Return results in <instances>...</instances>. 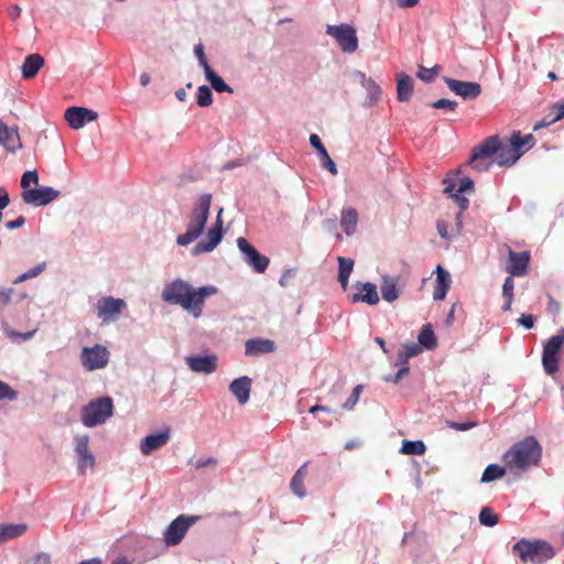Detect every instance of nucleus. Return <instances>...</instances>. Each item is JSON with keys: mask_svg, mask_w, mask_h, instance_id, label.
<instances>
[{"mask_svg": "<svg viewBox=\"0 0 564 564\" xmlns=\"http://www.w3.org/2000/svg\"><path fill=\"white\" fill-rule=\"evenodd\" d=\"M197 105L199 107H208L213 104V94L208 86H199L196 94Z\"/></svg>", "mask_w": 564, "mask_h": 564, "instance_id": "obj_44", "label": "nucleus"}, {"mask_svg": "<svg viewBox=\"0 0 564 564\" xmlns=\"http://www.w3.org/2000/svg\"><path fill=\"white\" fill-rule=\"evenodd\" d=\"M507 469L508 468L506 466L501 467L497 464H491L487 466L482 473L481 482H490L503 477L506 475Z\"/></svg>", "mask_w": 564, "mask_h": 564, "instance_id": "obj_40", "label": "nucleus"}, {"mask_svg": "<svg viewBox=\"0 0 564 564\" xmlns=\"http://www.w3.org/2000/svg\"><path fill=\"white\" fill-rule=\"evenodd\" d=\"M26 531L28 525L25 523L0 524V544H3L9 540L17 539L23 535Z\"/></svg>", "mask_w": 564, "mask_h": 564, "instance_id": "obj_32", "label": "nucleus"}, {"mask_svg": "<svg viewBox=\"0 0 564 564\" xmlns=\"http://www.w3.org/2000/svg\"><path fill=\"white\" fill-rule=\"evenodd\" d=\"M170 440V430L165 429L164 431L158 434H151L141 440L140 451L143 455H150L159 448L163 447Z\"/></svg>", "mask_w": 564, "mask_h": 564, "instance_id": "obj_22", "label": "nucleus"}, {"mask_svg": "<svg viewBox=\"0 0 564 564\" xmlns=\"http://www.w3.org/2000/svg\"><path fill=\"white\" fill-rule=\"evenodd\" d=\"M275 345L271 339L253 338L246 341L245 354L247 356H259L274 351Z\"/></svg>", "mask_w": 564, "mask_h": 564, "instance_id": "obj_25", "label": "nucleus"}, {"mask_svg": "<svg viewBox=\"0 0 564 564\" xmlns=\"http://www.w3.org/2000/svg\"><path fill=\"white\" fill-rule=\"evenodd\" d=\"M422 350V347L416 343L403 345L402 349L398 354L397 365H406L409 358L417 356Z\"/></svg>", "mask_w": 564, "mask_h": 564, "instance_id": "obj_38", "label": "nucleus"}, {"mask_svg": "<svg viewBox=\"0 0 564 564\" xmlns=\"http://www.w3.org/2000/svg\"><path fill=\"white\" fill-rule=\"evenodd\" d=\"M37 182H39V175L35 170L24 172L21 177V186H22V188H24V191L29 189L28 187L30 186L31 183L37 184Z\"/></svg>", "mask_w": 564, "mask_h": 564, "instance_id": "obj_50", "label": "nucleus"}, {"mask_svg": "<svg viewBox=\"0 0 564 564\" xmlns=\"http://www.w3.org/2000/svg\"><path fill=\"white\" fill-rule=\"evenodd\" d=\"M45 268H46L45 262L39 263L34 268H32V269L28 270L26 272L22 273L21 275H19L13 281V283L18 284V283L24 282L29 279H33V278L37 276L40 273H42L45 270Z\"/></svg>", "mask_w": 564, "mask_h": 564, "instance_id": "obj_45", "label": "nucleus"}, {"mask_svg": "<svg viewBox=\"0 0 564 564\" xmlns=\"http://www.w3.org/2000/svg\"><path fill=\"white\" fill-rule=\"evenodd\" d=\"M24 223L25 218L23 216H19L17 219L8 221L6 227L12 230L22 227Z\"/></svg>", "mask_w": 564, "mask_h": 564, "instance_id": "obj_59", "label": "nucleus"}, {"mask_svg": "<svg viewBox=\"0 0 564 564\" xmlns=\"http://www.w3.org/2000/svg\"><path fill=\"white\" fill-rule=\"evenodd\" d=\"M564 347V329L550 337L543 347L542 365L547 375L558 371L561 349Z\"/></svg>", "mask_w": 564, "mask_h": 564, "instance_id": "obj_8", "label": "nucleus"}, {"mask_svg": "<svg viewBox=\"0 0 564 564\" xmlns=\"http://www.w3.org/2000/svg\"><path fill=\"white\" fill-rule=\"evenodd\" d=\"M437 70H438V66H435L433 68H426V67L420 66L419 72H417V77L425 83H431L435 79V77L437 75Z\"/></svg>", "mask_w": 564, "mask_h": 564, "instance_id": "obj_47", "label": "nucleus"}, {"mask_svg": "<svg viewBox=\"0 0 564 564\" xmlns=\"http://www.w3.org/2000/svg\"><path fill=\"white\" fill-rule=\"evenodd\" d=\"M43 65L44 58L40 54L28 55L21 66L23 78L30 79L35 77Z\"/></svg>", "mask_w": 564, "mask_h": 564, "instance_id": "obj_29", "label": "nucleus"}, {"mask_svg": "<svg viewBox=\"0 0 564 564\" xmlns=\"http://www.w3.org/2000/svg\"><path fill=\"white\" fill-rule=\"evenodd\" d=\"M519 323L527 329H531L534 326V317L531 314H522Z\"/></svg>", "mask_w": 564, "mask_h": 564, "instance_id": "obj_57", "label": "nucleus"}, {"mask_svg": "<svg viewBox=\"0 0 564 564\" xmlns=\"http://www.w3.org/2000/svg\"><path fill=\"white\" fill-rule=\"evenodd\" d=\"M510 142L519 156H521L534 147L535 138L531 133L522 135L520 131H513L510 137Z\"/></svg>", "mask_w": 564, "mask_h": 564, "instance_id": "obj_30", "label": "nucleus"}, {"mask_svg": "<svg viewBox=\"0 0 564 564\" xmlns=\"http://www.w3.org/2000/svg\"><path fill=\"white\" fill-rule=\"evenodd\" d=\"M252 381L249 377L243 376L235 379L230 386V392L237 398L240 404H246L250 398Z\"/></svg>", "mask_w": 564, "mask_h": 564, "instance_id": "obj_24", "label": "nucleus"}, {"mask_svg": "<svg viewBox=\"0 0 564 564\" xmlns=\"http://www.w3.org/2000/svg\"><path fill=\"white\" fill-rule=\"evenodd\" d=\"M338 281L344 290L347 289L349 275L354 269V260L345 257H338Z\"/></svg>", "mask_w": 564, "mask_h": 564, "instance_id": "obj_36", "label": "nucleus"}, {"mask_svg": "<svg viewBox=\"0 0 564 564\" xmlns=\"http://www.w3.org/2000/svg\"><path fill=\"white\" fill-rule=\"evenodd\" d=\"M414 87L412 78L404 74L400 73L397 76V93L398 100L401 102L409 101L413 95Z\"/></svg>", "mask_w": 564, "mask_h": 564, "instance_id": "obj_28", "label": "nucleus"}, {"mask_svg": "<svg viewBox=\"0 0 564 564\" xmlns=\"http://www.w3.org/2000/svg\"><path fill=\"white\" fill-rule=\"evenodd\" d=\"M326 33L336 40L343 52L354 53L357 51L358 37L351 25H327Z\"/></svg>", "mask_w": 564, "mask_h": 564, "instance_id": "obj_9", "label": "nucleus"}, {"mask_svg": "<svg viewBox=\"0 0 564 564\" xmlns=\"http://www.w3.org/2000/svg\"><path fill=\"white\" fill-rule=\"evenodd\" d=\"M210 204V194H203L199 196L195 207L192 210L186 232L177 236L176 238L178 246H188L203 234L209 217Z\"/></svg>", "mask_w": 564, "mask_h": 564, "instance_id": "obj_3", "label": "nucleus"}, {"mask_svg": "<svg viewBox=\"0 0 564 564\" xmlns=\"http://www.w3.org/2000/svg\"><path fill=\"white\" fill-rule=\"evenodd\" d=\"M547 312H550L553 315H556L560 313L561 304L551 295H549V302H547Z\"/></svg>", "mask_w": 564, "mask_h": 564, "instance_id": "obj_55", "label": "nucleus"}, {"mask_svg": "<svg viewBox=\"0 0 564 564\" xmlns=\"http://www.w3.org/2000/svg\"><path fill=\"white\" fill-rule=\"evenodd\" d=\"M495 155L496 162L500 166L512 165L520 159L511 142L507 145H501L499 142V150L495 153Z\"/></svg>", "mask_w": 564, "mask_h": 564, "instance_id": "obj_31", "label": "nucleus"}, {"mask_svg": "<svg viewBox=\"0 0 564 564\" xmlns=\"http://www.w3.org/2000/svg\"><path fill=\"white\" fill-rule=\"evenodd\" d=\"M479 522L485 527H494L499 522V517L489 507H484L479 512Z\"/></svg>", "mask_w": 564, "mask_h": 564, "instance_id": "obj_42", "label": "nucleus"}, {"mask_svg": "<svg viewBox=\"0 0 564 564\" xmlns=\"http://www.w3.org/2000/svg\"><path fill=\"white\" fill-rule=\"evenodd\" d=\"M83 366L89 370H97L105 368L109 361L108 349L99 344L94 347H85L80 355Z\"/></svg>", "mask_w": 564, "mask_h": 564, "instance_id": "obj_12", "label": "nucleus"}, {"mask_svg": "<svg viewBox=\"0 0 564 564\" xmlns=\"http://www.w3.org/2000/svg\"><path fill=\"white\" fill-rule=\"evenodd\" d=\"M557 119H555V116H553L552 113L545 116L542 120L538 121L534 126H533V131H538L544 127H547L554 122H556Z\"/></svg>", "mask_w": 564, "mask_h": 564, "instance_id": "obj_53", "label": "nucleus"}, {"mask_svg": "<svg viewBox=\"0 0 564 564\" xmlns=\"http://www.w3.org/2000/svg\"><path fill=\"white\" fill-rule=\"evenodd\" d=\"M111 564H133L127 556L120 555L116 557Z\"/></svg>", "mask_w": 564, "mask_h": 564, "instance_id": "obj_64", "label": "nucleus"}, {"mask_svg": "<svg viewBox=\"0 0 564 564\" xmlns=\"http://www.w3.org/2000/svg\"><path fill=\"white\" fill-rule=\"evenodd\" d=\"M13 292V289L0 290V307H3L10 303Z\"/></svg>", "mask_w": 564, "mask_h": 564, "instance_id": "obj_54", "label": "nucleus"}, {"mask_svg": "<svg viewBox=\"0 0 564 564\" xmlns=\"http://www.w3.org/2000/svg\"><path fill=\"white\" fill-rule=\"evenodd\" d=\"M444 82L451 91L466 100L478 98L482 91L480 84L476 82H463L449 77H444Z\"/></svg>", "mask_w": 564, "mask_h": 564, "instance_id": "obj_14", "label": "nucleus"}, {"mask_svg": "<svg viewBox=\"0 0 564 564\" xmlns=\"http://www.w3.org/2000/svg\"><path fill=\"white\" fill-rule=\"evenodd\" d=\"M513 289H514V282L512 276H508L505 279L503 285H502V294L507 299V302L502 306V310L505 312L509 311L511 307L512 299H513Z\"/></svg>", "mask_w": 564, "mask_h": 564, "instance_id": "obj_43", "label": "nucleus"}, {"mask_svg": "<svg viewBox=\"0 0 564 564\" xmlns=\"http://www.w3.org/2000/svg\"><path fill=\"white\" fill-rule=\"evenodd\" d=\"M185 362L192 371L205 375L215 372L218 367V358L214 354L207 356H186Z\"/></svg>", "mask_w": 564, "mask_h": 564, "instance_id": "obj_18", "label": "nucleus"}, {"mask_svg": "<svg viewBox=\"0 0 564 564\" xmlns=\"http://www.w3.org/2000/svg\"><path fill=\"white\" fill-rule=\"evenodd\" d=\"M10 203V197L6 188H0V212L4 209Z\"/></svg>", "mask_w": 564, "mask_h": 564, "instance_id": "obj_60", "label": "nucleus"}, {"mask_svg": "<svg viewBox=\"0 0 564 564\" xmlns=\"http://www.w3.org/2000/svg\"><path fill=\"white\" fill-rule=\"evenodd\" d=\"M358 223V213L354 208H347L341 212L340 226L346 235L355 232Z\"/></svg>", "mask_w": 564, "mask_h": 564, "instance_id": "obj_35", "label": "nucleus"}, {"mask_svg": "<svg viewBox=\"0 0 564 564\" xmlns=\"http://www.w3.org/2000/svg\"><path fill=\"white\" fill-rule=\"evenodd\" d=\"M205 76H206V79L212 85V87L217 93H229V94L234 93V89L229 85H227L223 80V78L219 75H217L212 68L208 69L207 72H205Z\"/></svg>", "mask_w": 564, "mask_h": 564, "instance_id": "obj_39", "label": "nucleus"}, {"mask_svg": "<svg viewBox=\"0 0 564 564\" xmlns=\"http://www.w3.org/2000/svg\"><path fill=\"white\" fill-rule=\"evenodd\" d=\"M553 112H554L555 119H557V121L563 119L564 118V104L554 106Z\"/></svg>", "mask_w": 564, "mask_h": 564, "instance_id": "obj_63", "label": "nucleus"}, {"mask_svg": "<svg viewBox=\"0 0 564 564\" xmlns=\"http://www.w3.org/2000/svg\"><path fill=\"white\" fill-rule=\"evenodd\" d=\"M499 150V137L492 135L473 149L469 164L478 172L487 171L492 161V155Z\"/></svg>", "mask_w": 564, "mask_h": 564, "instance_id": "obj_6", "label": "nucleus"}, {"mask_svg": "<svg viewBox=\"0 0 564 564\" xmlns=\"http://www.w3.org/2000/svg\"><path fill=\"white\" fill-rule=\"evenodd\" d=\"M512 550L524 564H543L555 555L554 547L544 540L521 539Z\"/></svg>", "mask_w": 564, "mask_h": 564, "instance_id": "obj_4", "label": "nucleus"}, {"mask_svg": "<svg viewBox=\"0 0 564 564\" xmlns=\"http://www.w3.org/2000/svg\"><path fill=\"white\" fill-rule=\"evenodd\" d=\"M18 392L12 389L7 382L0 381V401L1 400H15Z\"/></svg>", "mask_w": 564, "mask_h": 564, "instance_id": "obj_48", "label": "nucleus"}, {"mask_svg": "<svg viewBox=\"0 0 564 564\" xmlns=\"http://www.w3.org/2000/svg\"><path fill=\"white\" fill-rule=\"evenodd\" d=\"M457 106H458V104L456 100H451V99H445V98L438 99L431 104V107H433L435 109H442L446 112H455L457 109Z\"/></svg>", "mask_w": 564, "mask_h": 564, "instance_id": "obj_46", "label": "nucleus"}, {"mask_svg": "<svg viewBox=\"0 0 564 564\" xmlns=\"http://www.w3.org/2000/svg\"><path fill=\"white\" fill-rule=\"evenodd\" d=\"M0 144L8 151L15 152L21 149L22 143L17 129L7 127L0 122Z\"/></svg>", "mask_w": 564, "mask_h": 564, "instance_id": "obj_26", "label": "nucleus"}, {"mask_svg": "<svg viewBox=\"0 0 564 564\" xmlns=\"http://www.w3.org/2000/svg\"><path fill=\"white\" fill-rule=\"evenodd\" d=\"M356 288L358 293H355L350 297L351 303L364 302L368 305H376L379 303V294L376 284L371 282H357Z\"/></svg>", "mask_w": 564, "mask_h": 564, "instance_id": "obj_21", "label": "nucleus"}, {"mask_svg": "<svg viewBox=\"0 0 564 564\" xmlns=\"http://www.w3.org/2000/svg\"><path fill=\"white\" fill-rule=\"evenodd\" d=\"M474 191V182L469 177L459 178L457 182H448L444 188V192L447 193L458 205L459 212L456 215L457 229L456 232L459 234L462 230V215L468 208L469 200L462 196V193L473 192Z\"/></svg>", "mask_w": 564, "mask_h": 564, "instance_id": "obj_7", "label": "nucleus"}, {"mask_svg": "<svg viewBox=\"0 0 564 564\" xmlns=\"http://www.w3.org/2000/svg\"><path fill=\"white\" fill-rule=\"evenodd\" d=\"M217 463V460L213 457H209V458H205V459H198L196 463H195V467L196 469H202V468H205V467H208V466H215Z\"/></svg>", "mask_w": 564, "mask_h": 564, "instance_id": "obj_58", "label": "nucleus"}, {"mask_svg": "<svg viewBox=\"0 0 564 564\" xmlns=\"http://www.w3.org/2000/svg\"><path fill=\"white\" fill-rule=\"evenodd\" d=\"M446 424H447V426H449L451 429L456 430V431H467V430H470V429L477 426V423L474 421H469V422H465V423L447 421Z\"/></svg>", "mask_w": 564, "mask_h": 564, "instance_id": "obj_52", "label": "nucleus"}, {"mask_svg": "<svg viewBox=\"0 0 564 564\" xmlns=\"http://www.w3.org/2000/svg\"><path fill=\"white\" fill-rule=\"evenodd\" d=\"M364 389V386L362 384H358L354 388L350 397L347 399V401L343 404V408L347 409V410H350L352 409L356 403L358 402L359 400V397H360V393Z\"/></svg>", "mask_w": 564, "mask_h": 564, "instance_id": "obj_49", "label": "nucleus"}, {"mask_svg": "<svg viewBox=\"0 0 564 564\" xmlns=\"http://www.w3.org/2000/svg\"><path fill=\"white\" fill-rule=\"evenodd\" d=\"M426 446L423 441H403L400 452L405 455H423Z\"/></svg>", "mask_w": 564, "mask_h": 564, "instance_id": "obj_41", "label": "nucleus"}, {"mask_svg": "<svg viewBox=\"0 0 564 564\" xmlns=\"http://www.w3.org/2000/svg\"><path fill=\"white\" fill-rule=\"evenodd\" d=\"M113 402L110 397L91 400L82 409V423L87 427L102 424L112 416Z\"/></svg>", "mask_w": 564, "mask_h": 564, "instance_id": "obj_5", "label": "nucleus"}, {"mask_svg": "<svg viewBox=\"0 0 564 564\" xmlns=\"http://www.w3.org/2000/svg\"><path fill=\"white\" fill-rule=\"evenodd\" d=\"M197 517H189L185 514L178 516L174 519L164 531V542L167 546H175L182 542L186 532L192 524L196 522Z\"/></svg>", "mask_w": 564, "mask_h": 564, "instance_id": "obj_10", "label": "nucleus"}, {"mask_svg": "<svg viewBox=\"0 0 564 564\" xmlns=\"http://www.w3.org/2000/svg\"><path fill=\"white\" fill-rule=\"evenodd\" d=\"M400 8H412L419 3V0H393Z\"/></svg>", "mask_w": 564, "mask_h": 564, "instance_id": "obj_61", "label": "nucleus"}, {"mask_svg": "<svg viewBox=\"0 0 564 564\" xmlns=\"http://www.w3.org/2000/svg\"><path fill=\"white\" fill-rule=\"evenodd\" d=\"M542 456V447L534 436L516 442L502 456V462L512 473H523L536 466Z\"/></svg>", "mask_w": 564, "mask_h": 564, "instance_id": "obj_2", "label": "nucleus"}, {"mask_svg": "<svg viewBox=\"0 0 564 564\" xmlns=\"http://www.w3.org/2000/svg\"><path fill=\"white\" fill-rule=\"evenodd\" d=\"M194 52L199 62V65L204 68V73L207 72L208 69H210L212 67L209 66V64L206 59L203 44H197L194 48Z\"/></svg>", "mask_w": 564, "mask_h": 564, "instance_id": "obj_51", "label": "nucleus"}, {"mask_svg": "<svg viewBox=\"0 0 564 564\" xmlns=\"http://www.w3.org/2000/svg\"><path fill=\"white\" fill-rule=\"evenodd\" d=\"M221 210L218 214L217 221L213 228L207 231V240L198 242L194 249V254L213 251L223 239V221L220 218Z\"/></svg>", "mask_w": 564, "mask_h": 564, "instance_id": "obj_19", "label": "nucleus"}, {"mask_svg": "<svg viewBox=\"0 0 564 564\" xmlns=\"http://www.w3.org/2000/svg\"><path fill=\"white\" fill-rule=\"evenodd\" d=\"M75 453L78 457L77 467L82 474H85L86 468H94L95 456L89 451V436L87 434L76 435L74 437Z\"/></svg>", "mask_w": 564, "mask_h": 564, "instance_id": "obj_15", "label": "nucleus"}, {"mask_svg": "<svg viewBox=\"0 0 564 564\" xmlns=\"http://www.w3.org/2000/svg\"><path fill=\"white\" fill-rule=\"evenodd\" d=\"M436 228H437V232L438 235L444 238V239H449L451 238V235L448 232V225L446 221L444 220H438L437 221V225H436Z\"/></svg>", "mask_w": 564, "mask_h": 564, "instance_id": "obj_56", "label": "nucleus"}, {"mask_svg": "<svg viewBox=\"0 0 564 564\" xmlns=\"http://www.w3.org/2000/svg\"><path fill=\"white\" fill-rule=\"evenodd\" d=\"M96 308L98 318H100L102 323H110L119 318L127 308V303L122 299L102 296L98 300Z\"/></svg>", "mask_w": 564, "mask_h": 564, "instance_id": "obj_11", "label": "nucleus"}, {"mask_svg": "<svg viewBox=\"0 0 564 564\" xmlns=\"http://www.w3.org/2000/svg\"><path fill=\"white\" fill-rule=\"evenodd\" d=\"M65 120L70 128L78 130L86 122H91L98 118V113L84 107H69L65 111Z\"/></svg>", "mask_w": 564, "mask_h": 564, "instance_id": "obj_17", "label": "nucleus"}, {"mask_svg": "<svg viewBox=\"0 0 564 564\" xmlns=\"http://www.w3.org/2000/svg\"><path fill=\"white\" fill-rule=\"evenodd\" d=\"M417 340H419L417 344L422 348L424 347L426 349H433L436 347V345H437L436 337H435V334L430 324H426L421 328V332L417 336Z\"/></svg>", "mask_w": 564, "mask_h": 564, "instance_id": "obj_37", "label": "nucleus"}, {"mask_svg": "<svg viewBox=\"0 0 564 564\" xmlns=\"http://www.w3.org/2000/svg\"><path fill=\"white\" fill-rule=\"evenodd\" d=\"M311 145L318 152L322 165L324 169L328 170L333 175H337L338 171L335 162L330 159L327 150L323 145L319 137L317 134H311L310 137Z\"/></svg>", "mask_w": 564, "mask_h": 564, "instance_id": "obj_27", "label": "nucleus"}, {"mask_svg": "<svg viewBox=\"0 0 564 564\" xmlns=\"http://www.w3.org/2000/svg\"><path fill=\"white\" fill-rule=\"evenodd\" d=\"M307 465L308 463H304L294 474L291 479L290 487L291 490L300 498H303L306 495L304 487V478L307 474Z\"/></svg>", "mask_w": 564, "mask_h": 564, "instance_id": "obj_34", "label": "nucleus"}, {"mask_svg": "<svg viewBox=\"0 0 564 564\" xmlns=\"http://www.w3.org/2000/svg\"><path fill=\"white\" fill-rule=\"evenodd\" d=\"M21 14V8L18 4H12L9 8V15L12 20H17Z\"/></svg>", "mask_w": 564, "mask_h": 564, "instance_id": "obj_62", "label": "nucleus"}, {"mask_svg": "<svg viewBox=\"0 0 564 564\" xmlns=\"http://www.w3.org/2000/svg\"><path fill=\"white\" fill-rule=\"evenodd\" d=\"M237 246L241 253H243L245 261L252 267L256 272L263 273L267 270L270 259L267 256L260 254L246 238L239 237L237 239Z\"/></svg>", "mask_w": 564, "mask_h": 564, "instance_id": "obj_13", "label": "nucleus"}, {"mask_svg": "<svg viewBox=\"0 0 564 564\" xmlns=\"http://www.w3.org/2000/svg\"><path fill=\"white\" fill-rule=\"evenodd\" d=\"M509 263L507 265V272L513 276H522L527 273L528 265L530 262V252H514L509 248Z\"/></svg>", "mask_w": 564, "mask_h": 564, "instance_id": "obj_20", "label": "nucleus"}, {"mask_svg": "<svg viewBox=\"0 0 564 564\" xmlns=\"http://www.w3.org/2000/svg\"><path fill=\"white\" fill-rule=\"evenodd\" d=\"M58 196L59 192L48 186L31 188L22 193L23 202L35 206H45L55 200Z\"/></svg>", "mask_w": 564, "mask_h": 564, "instance_id": "obj_16", "label": "nucleus"}, {"mask_svg": "<svg viewBox=\"0 0 564 564\" xmlns=\"http://www.w3.org/2000/svg\"><path fill=\"white\" fill-rule=\"evenodd\" d=\"M380 291L382 294V299L389 303L395 301L400 296V292L397 288L395 278L389 275L382 276L380 283Z\"/></svg>", "mask_w": 564, "mask_h": 564, "instance_id": "obj_33", "label": "nucleus"}, {"mask_svg": "<svg viewBox=\"0 0 564 564\" xmlns=\"http://www.w3.org/2000/svg\"><path fill=\"white\" fill-rule=\"evenodd\" d=\"M451 283L452 279L449 273L442 265H437L433 299L435 301L444 300L451 288Z\"/></svg>", "mask_w": 564, "mask_h": 564, "instance_id": "obj_23", "label": "nucleus"}, {"mask_svg": "<svg viewBox=\"0 0 564 564\" xmlns=\"http://www.w3.org/2000/svg\"><path fill=\"white\" fill-rule=\"evenodd\" d=\"M215 292L214 286H202L193 290L185 281L176 280L164 288L162 299L166 303L181 305L195 317H198L202 314L205 299Z\"/></svg>", "mask_w": 564, "mask_h": 564, "instance_id": "obj_1", "label": "nucleus"}]
</instances>
